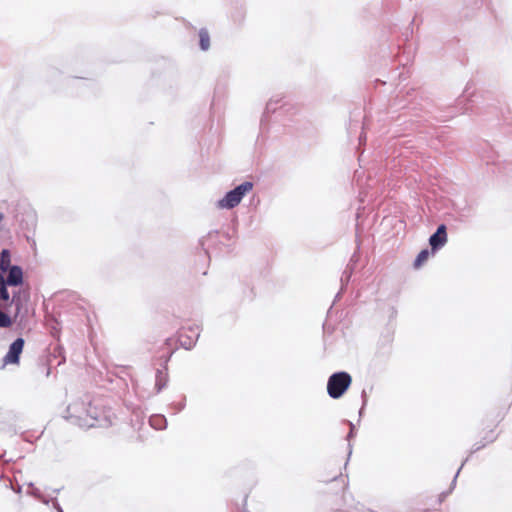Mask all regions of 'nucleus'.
<instances>
[{
	"mask_svg": "<svg viewBox=\"0 0 512 512\" xmlns=\"http://www.w3.org/2000/svg\"><path fill=\"white\" fill-rule=\"evenodd\" d=\"M352 383V377L347 372H337L332 374L327 382L328 395L333 399H338L344 395Z\"/></svg>",
	"mask_w": 512,
	"mask_h": 512,
	"instance_id": "1",
	"label": "nucleus"
},
{
	"mask_svg": "<svg viewBox=\"0 0 512 512\" xmlns=\"http://www.w3.org/2000/svg\"><path fill=\"white\" fill-rule=\"evenodd\" d=\"M252 188L253 184L251 182H244L240 184L219 200L217 206L222 209H232L236 207L241 202L243 196L250 192Z\"/></svg>",
	"mask_w": 512,
	"mask_h": 512,
	"instance_id": "2",
	"label": "nucleus"
},
{
	"mask_svg": "<svg viewBox=\"0 0 512 512\" xmlns=\"http://www.w3.org/2000/svg\"><path fill=\"white\" fill-rule=\"evenodd\" d=\"M25 341L23 338H17L9 346V350L3 357V366L6 365H19L20 355L23 351Z\"/></svg>",
	"mask_w": 512,
	"mask_h": 512,
	"instance_id": "3",
	"label": "nucleus"
},
{
	"mask_svg": "<svg viewBox=\"0 0 512 512\" xmlns=\"http://www.w3.org/2000/svg\"><path fill=\"white\" fill-rule=\"evenodd\" d=\"M87 416L90 417V420L83 419L84 425L88 427H93L105 415L104 406L101 403L100 399H94L88 403L87 407Z\"/></svg>",
	"mask_w": 512,
	"mask_h": 512,
	"instance_id": "4",
	"label": "nucleus"
},
{
	"mask_svg": "<svg viewBox=\"0 0 512 512\" xmlns=\"http://www.w3.org/2000/svg\"><path fill=\"white\" fill-rule=\"evenodd\" d=\"M447 242L446 226L444 224L437 228V231L430 237L429 244L432 249V254L443 247Z\"/></svg>",
	"mask_w": 512,
	"mask_h": 512,
	"instance_id": "5",
	"label": "nucleus"
},
{
	"mask_svg": "<svg viewBox=\"0 0 512 512\" xmlns=\"http://www.w3.org/2000/svg\"><path fill=\"white\" fill-rule=\"evenodd\" d=\"M8 271L5 283L8 286H18L23 283V271L19 266H12Z\"/></svg>",
	"mask_w": 512,
	"mask_h": 512,
	"instance_id": "6",
	"label": "nucleus"
},
{
	"mask_svg": "<svg viewBox=\"0 0 512 512\" xmlns=\"http://www.w3.org/2000/svg\"><path fill=\"white\" fill-rule=\"evenodd\" d=\"M11 267L12 265L10 252L7 249H3L0 254V270L6 272Z\"/></svg>",
	"mask_w": 512,
	"mask_h": 512,
	"instance_id": "7",
	"label": "nucleus"
},
{
	"mask_svg": "<svg viewBox=\"0 0 512 512\" xmlns=\"http://www.w3.org/2000/svg\"><path fill=\"white\" fill-rule=\"evenodd\" d=\"M429 256H430V251L428 249H424L422 250L416 257L414 263H413V267L415 269H419L421 268L426 262L427 260L429 259Z\"/></svg>",
	"mask_w": 512,
	"mask_h": 512,
	"instance_id": "8",
	"label": "nucleus"
},
{
	"mask_svg": "<svg viewBox=\"0 0 512 512\" xmlns=\"http://www.w3.org/2000/svg\"><path fill=\"white\" fill-rule=\"evenodd\" d=\"M199 43L202 50L206 51L210 47V35L206 29L199 31Z\"/></svg>",
	"mask_w": 512,
	"mask_h": 512,
	"instance_id": "9",
	"label": "nucleus"
},
{
	"mask_svg": "<svg viewBox=\"0 0 512 512\" xmlns=\"http://www.w3.org/2000/svg\"><path fill=\"white\" fill-rule=\"evenodd\" d=\"M167 381V375L163 371L158 370L156 374V387L157 390L160 391L165 385Z\"/></svg>",
	"mask_w": 512,
	"mask_h": 512,
	"instance_id": "10",
	"label": "nucleus"
},
{
	"mask_svg": "<svg viewBox=\"0 0 512 512\" xmlns=\"http://www.w3.org/2000/svg\"><path fill=\"white\" fill-rule=\"evenodd\" d=\"M13 324L11 317L0 310V328H9Z\"/></svg>",
	"mask_w": 512,
	"mask_h": 512,
	"instance_id": "11",
	"label": "nucleus"
},
{
	"mask_svg": "<svg viewBox=\"0 0 512 512\" xmlns=\"http://www.w3.org/2000/svg\"><path fill=\"white\" fill-rule=\"evenodd\" d=\"M70 418H74L79 423V402L76 401L68 408Z\"/></svg>",
	"mask_w": 512,
	"mask_h": 512,
	"instance_id": "12",
	"label": "nucleus"
},
{
	"mask_svg": "<svg viewBox=\"0 0 512 512\" xmlns=\"http://www.w3.org/2000/svg\"><path fill=\"white\" fill-rule=\"evenodd\" d=\"M491 433H493V431H491ZM495 438H496V436L494 434H492L488 441L492 442L495 440Z\"/></svg>",
	"mask_w": 512,
	"mask_h": 512,
	"instance_id": "13",
	"label": "nucleus"
},
{
	"mask_svg": "<svg viewBox=\"0 0 512 512\" xmlns=\"http://www.w3.org/2000/svg\"><path fill=\"white\" fill-rule=\"evenodd\" d=\"M152 422H155V421H162V418L161 417H155V418H152L151 419Z\"/></svg>",
	"mask_w": 512,
	"mask_h": 512,
	"instance_id": "14",
	"label": "nucleus"
},
{
	"mask_svg": "<svg viewBox=\"0 0 512 512\" xmlns=\"http://www.w3.org/2000/svg\"><path fill=\"white\" fill-rule=\"evenodd\" d=\"M19 306H20V304H19V303H17V312H16V314H15L14 318H16V317H17V315H18V312H19V310H20V307H19Z\"/></svg>",
	"mask_w": 512,
	"mask_h": 512,
	"instance_id": "15",
	"label": "nucleus"
},
{
	"mask_svg": "<svg viewBox=\"0 0 512 512\" xmlns=\"http://www.w3.org/2000/svg\"><path fill=\"white\" fill-rule=\"evenodd\" d=\"M4 219V215L0 213V222Z\"/></svg>",
	"mask_w": 512,
	"mask_h": 512,
	"instance_id": "16",
	"label": "nucleus"
}]
</instances>
